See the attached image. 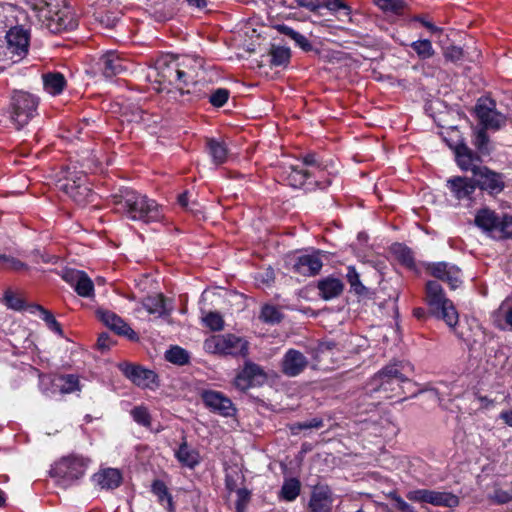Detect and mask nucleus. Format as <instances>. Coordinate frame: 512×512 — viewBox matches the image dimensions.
Returning <instances> with one entry per match:
<instances>
[{"label":"nucleus","mask_w":512,"mask_h":512,"mask_svg":"<svg viewBox=\"0 0 512 512\" xmlns=\"http://www.w3.org/2000/svg\"><path fill=\"white\" fill-rule=\"evenodd\" d=\"M111 201L116 213L132 221L152 223L164 218L163 210L155 200L130 188L119 189L111 196Z\"/></svg>","instance_id":"obj_1"},{"label":"nucleus","mask_w":512,"mask_h":512,"mask_svg":"<svg viewBox=\"0 0 512 512\" xmlns=\"http://www.w3.org/2000/svg\"><path fill=\"white\" fill-rule=\"evenodd\" d=\"M456 162L463 171H471L477 187L486 191L491 196L503 192L506 187L503 173L496 172L487 166L475 165L480 162V156L470 149L463 141L457 143L454 148Z\"/></svg>","instance_id":"obj_2"},{"label":"nucleus","mask_w":512,"mask_h":512,"mask_svg":"<svg viewBox=\"0 0 512 512\" xmlns=\"http://www.w3.org/2000/svg\"><path fill=\"white\" fill-rule=\"evenodd\" d=\"M55 0H26L27 5L37 11L42 26L54 34L69 32L77 28L78 20L69 5H60Z\"/></svg>","instance_id":"obj_3"},{"label":"nucleus","mask_w":512,"mask_h":512,"mask_svg":"<svg viewBox=\"0 0 512 512\" xmlns=\"http://www.w3.org/2000/svg\"><path fill=\"white\" fill-rule=\"evenodd\" d=\"M404 369L401 362L386 365L373 376L371 380L373 389L385 393L386 398L402 396L405 394L404 385H412Z\"/></svg>","instance_id":"obj_4"},{"label":"nucleus","mask_w":512,"mask_h":512,"mask_svg":"<svg viewBox=\"0 0 512 512\" xmlns=\"http://www.w3.org/2000/svg\"><path fill=\"white\" fill-rule=\"evenodd\" d=\"M474 224L484 233L497 240L512 239V214H499L488 207L479 209Z\"/></svg>","instance_id":"obj_5"},{"label":"nucleus","mask_w":512,"mask_h":512,"mask_svg":"<svg viewBox=\"0 0 512 512\" xmlns=\"http://www.w3.org/2000/svg\"><path fill=\"white\" fill-rule=\"evenodd\" d=\"M425 292V300L430 312L445 321L449 327L454 328L458 324L459 315L453 302L446 297L441 284L430 280L426 283Z\"/></svg>","instance_id":"obj_6"},{"label":"nucleus","mask_w":512,"mask_h":512,"mask_svg":"<svg viewBox=\"0 0 512 512\" xmlns=\"http://www.w3.org/2000/svg\"><path fill=\"white\" fill-rule=\"evenodd\" d=\"M39 98L35 95L16 91L11 97L9 105V120L11 124L20 130L26 126L38 113Z\"/></svg>","instance_id":"obj_7"},{"label":"nucleus","mask_w":512,"mask_h":512,"mask_svg":"<svg viewBox=\"0 0 512 512\" xmlns=\"http://www.w3.org/2000/svg\"><path fill=\"white\" fill-rule=\"evenodd\" d=\"M89 460L75 454L64 456L56 461L49 474L56 479L59 484L70 485L80 479L87 469Z\"/></svg>","instance_id":"obj_8"},{"label":"nucleus","mask_w":512,"mask_h":512,"mask_svg":"<svg viewBox=\"0 0 512 512\" xmlns=\"http://www.w3.org/2000/svg\"><path fill=\"white\" fill-rule=\"evenodd\" d=\"M205 350L212 354L224 356L246 357L249 353V343L234 334L215 335L204 342Z\"/></svg>","instance_id":"obj_9"},{"label":"nucleus","mask_w":512,"mask_h":512,"mask_svg":"<svg viewBox=\"0 0 512 512\" xmlns=\"http://www.w3.org/2000/svg\"><path fill=\"white\" fill-rule=\"evenodd\" d=\"M267 380L268 375L262 366L251 360H245L237 372L233 384L237 390L246 392L250 388L264 385Z\"/></svg>","instance_id":"obj_10"},{"label":"nucleus","mask_w":512,"mask_h":512,"mask_svg":"<svg viewBox=\"0 0 512 512\" xmlns=\"http://www.w3.org/2000/svg\"><path fill=\"white\" fill-rule=\"evenodd\" d=\"M60 188L79 205L93 201L94 194L87 184L86 174L82 171L69 173Z\"/></svg>","instance_id":"obj_11"},{"label":"nucleus","mask_w":512,"mask_h":512,"mask_svg":"<svg viewBox=\"0 0 512 512\" xmlns=\"http://www.w3.org/2000/svg\"><path fill=\"white\" fill-rule=\"evenodd\" d=\"M200 397L205 407L212 413L226 418L236 414L237 409L232 400L220 391L202 390Z\"/></svg>","instance_id":"obj_12"},{"label":"nucleus","mask_w":512,"mask_h":512,"mask_svg":"<svg viewBox=\"0 0 512 512\" xmlns=\"http://www.w3.org/2000/svg\"><path fill=\"white\" fill-rule=\"evenodd\" d=\"M475 113L485 129H499L505 123V117L496 111V102L492 98H479Z\"/></svg>","instance_id":"obj_13"},{"label":"nucleus","mask_w":512,"mask_h":512,"mask_svg":"<svg viewBox=\"0 0 512 512\" xmlns=\"http://www.w3.org/2000/svg\"><path fill=\"white\" fill-rule=\"evenodd\" d=\"M6 52L13 62L22 60L28 53L29 34L21 27H13L6 34Z\"/></svg>","instance_id":"obj_14"},{"label":"nucleus","mask_w":512,"mask_h":512,"mask_svg":"<svg viewBox=\"0 0 512 512\" xmlns=\"http://www.w3.org/2000/svg\"><path fill=\"white\" fill-rule=\"evenodd\" d=\"M323 267L321 252L314 251L311 254L295 256L291 260V270L293 273L304 277L316 276Z\"/></svg>","instance_id":"obj_15"},{"label":"nucleus","mask_w":512,"mask_h":512,"mask_svg":"<svg viewBox=\"0 0 512 512\" xmlns=\"http://www.w3.org/2000/svg\"><path fill=\"white\" fill-rule=\"evenodd\" d=\"M120 368L123 374L138 387L152 389L158 385V376L152 370L132 364H124Z\"/></svg>","instance_id":"obj_16"},{"label":"nucleus","mask_w":512,"mask_h":512,"mask_svg":"<svg viewBox=\"0 0 512 512\" xmlns=\"http://www.w3.org/2000/svg\"><path fill=\"white\" fill-rule=\"evenodd\" d=\"M427 271L433 277L447 283L451 289L458 288L462 283L460 269L447 262L431 263L428 265Z\"/></svg>","instance_id":"obj_17"},{"label":"nucleus","mask_w":512,"mask_h":512,"mask_svg":"<svg viewBox=\"0 0 512 512\" xmlns=\"http://www.w3.org/2000/svg\"><path fill=\"white\" fill-rule=\"evenodd\" d=\"M307 357L296 349H289L281 360V372L288 377H296L308 366Z\"/></svg>","instance_id":"obj_18"},{"label":"nucleus","mask_w":512,"mask_h":512,"mask_svg":"<svg viewBox=\"0 0 512 512\" xmlns=\"http://www.w3.org/2000/svg\"><path fill=\"white\" fill-rule=\"evenodd\" d=\"M97 316L109 329L118 335L126 336L130 340H137V333L124 320L114 312L98 310Z\"/></svg>","instance_id":"obj_19"},{"label":"nucleus","mask_w":512,"mask_h":512,"mask_svg":"<svg viewBox=\"0 0 512 512\" xmlns=\"http://www.w3.org/2000/svg\"><path fill=\"white\" fill-rule=\"evenodd\" d=\"M447 186L457 200L472 201L477 184L475 179L456 176L448 179Z\"/></svg>","instance_id":"obj_20"},{"label":"nucleus","mask_w":512,"mask_h":512,"mask_svg":"<svg viewBox=\"0 0 512 512\" xmlns=\"http://www.w3.org/2000/svg\"><path fill=\"white\" fill-rule=\"evenodd\" d=\"M98 64L106 78H112L126 69L125 60L114 50L104 53L100 57Z\"/></svg>","instance_id":"obj_21"},{"label":"nucleus","mask_w":512,"mask_h":512,"mask_svg":"<svg viewBox=\"0 0 512 512\" xmlns=\"http://www.w3.org/2000/svg\"><path fill=\"white\" fill-rule=\"evenodd\" d=\"M332 493L328 487H318L313 490L307 512H332Z\"/></svg>","instance_id":"obj_22"},{"label":"nucleus","mask_w":512,"mask_h":512,"mask_svg":"<svg viewBox=\"0 0 512 512\" xmlns=\"http://www.w3.org/2000/svg\"><path fill=\"white\" fill-rule=\"evenodd\" d=\"M123 477L116 468H104L92 476V481L101 489H116L122 483Z\"/></svg>","instance_id":"obj_23"},{"label":"nucleus","mask_w":512,"mask_h":512,"mask_svg":"<svg viewBox=\"0 0 512 512\" xmlns=\"http://www.w3.org/2000/svg\"><path fill=\"white\" fill-rule=\"evenodd\" d=\"M319 296L324 300H331L339 297L344 290V283L334 276L322 278L317 283Z\"/></svg>","instance_id":"obj_24"},{"label":"nucleus","mask_w":512,"mask_h":512,"mask_svg":"<svg viewBox=\"0 0 512 512\" xmlns=\"http://www.w3.org/2000/svg\"><path fill=\"white\" fill-rule=\"evenodd\" d=\"M312 177H314V173L312 171L299 168L298 166H290L288 170H285L282 173L283 181L293 188H301L306 184H311L308 180Z\"/></svg>","instance_id":"obj_25"},{"label":"nucleus","mask_w":512,"mask_h":512,"mask_svg":"<svg viewBox=\"0 0 512 512\" xmlns=\"http://www.w3.org/2000/svg\"><path fill=\"white\" fill-rule=\"evenodd\" d=\"M52 386L62 394L80 390L79 378L74 374L55 375L52 379Z\"/></svg>","instance_id":"obj_26"},{"label":"nucleus","mask_w":512,"mask_h":512,"mask_svg":"<svg viewBox=\"0 0 512 512\" xmlns=\"http://www.w3.org/2000/svg\"><path fill=\"white\" fill-rule=\"evenodd\" d=\"M206 150L215 165H221L227 161L228 148L223 141L208 138L206 140Z\"/></svg>","instance_id":"obj_27"},{"label":"nucleus","mask_w":512,"mask_h":512,"mask_svg":"<svg viewBox=\"0 0 512 512\" xmlns=\"http://www.w3.org/2000/svg\"><path fill=\"white\" fill-rule=\"evenodd\" d=\"M44 89L52 95L62 93L66 86V79L60 72H49L43 74Z\"/></svg>","instance_id":"obj_28"},{"label":"nucleus","mask_w":512,"mask_h":512,"mask_svg":"<svg viewBox=\"0 0 512 512\" xmlns=\"http://www.w3.org/2000/svg\"><path fill=\"white\" fill-rule=\"evenodd\" d=\"M391 253L401 265L410 270L415 269L414 255L409 247L401 243H395L391 247Z\"/></svg>","instance_id":"obj_29"},{"label":"nucleus","mask_w":512,"mask_h":512,"mask_svg":"<svg viewBox=\"0 0 512 512\" xmlns=\"http://www.w3.org/2000/svg\"><path fill=\"white\" fill-rule=\"evenodd\" d=\"M459 502V498L451 492L429 490V504L434 506L454 508L459 505Z\"/></svg>","instance_id":"obj_30"},{"label":"nucleus","mask_w":512,"mask_h":512,"mask_svg":"<svg viewBox=\"0 0 512 512\" xmlns=\"http://www.w3.org/2000/svg\"><path fill=\"white\" fill-rule=\"evenodd\" d=\"M151 492L157 497L160 504H164V502L167 503L166 508L169 512H174L175 505L173 497L169 492L167 485L162 480L156 479L152 482Z\"/></svg>","instance_id":"obj_31"},{"label":"nucleus","mask_w":512,"mask_h":512,"mask_svg":"<svg viewBox=\"0 0 512 512\" xmlns=\"http://www.w3.org/2000/svg\"><path fill=\"white\" fill-rule=\"evenodd\" d=\"M175 455L182 465L189 468H194L200 462L199 453L196 450L189 448L186 441L179 446Z\"/></svg>","instance_id":"obj_32"},{"label":"nucleus","mask_w":512,"mask_h":512,"mask_svg":"<svg viewBox=\"0 0 512 512\" xmlns=\"http://www.w3.org/2000/svg\"><path fill=\"white\" fill-rule=\"evenodd\" d=\"M179 63L176 60H171L169 62L159 61L157 63L158 74L161 77L162 82H167L171 85H175L176 83V75H178Z\"/></svg>","instance_id":"obj_33"},{"label":"nucleus","mask_w":512,"mask_h":512,"mask_svg":"<svg viewBox=\"0 0 512 512\" xmlns=\"http://www.w3.org/2000/svg\"><path fill=\"white\" fill-rule=\"evenodd\" d=\"M284 318V314L276 305L264 304L261 307L259 319L269 325L279 324Z\"/></svg>","instance_id":"obj_34"},{"label":"nucleus","mask_w":512,"mask_h":512,"mask_svg":"<svg viewBox=\"0 0 512 512\" xmlns=\"http://www.w3.org/2000/svg\"><path fill=\"white\" fill-rule=\"evenodd\" d=\"M143 307L150 314H166L165 298L163 294H154L143 299Z\"/></svg>","instance_id":"obj_35"},{"label":"nucleus","mask_w":512,"mask_h":512,"mask_svg":"<svg viewBox=\"0 0 512 512\" xmlns=\"http://www.w3.org/2000/svg\"><path fill=\"white\" fill-rule=\"evenodd\" d=\"M301 483L297 478L286 479L280 490V498L287 501H294L300 494Z\"/></svg>","instance_id":"obj_36"},{"label":"nucleus","mask_w":512,"mask_h":512,"mask_svg":"<svg viewBox=\"0 0 512 512\" xmlns=\"http://www.w3.org/2000/svg\"><path fill=\"white\" fill-rule=\"evenodd\" d=\"M278 31L283 34V35H286L288 36L289 38H291L292 40L295 41V43L305 52H309L313 49V46L311 44V42L307 39L306 36H304L303 34L295 31L294 29H292L291 27L287 26V25H279L278 26Z\"/></svg>","instance_id":"obj_37"},{"label":"nucleus","mask_w":512,"mask_h":512,"mask_svg":"<svg viewBox=\"0 0 512 512\" xmlns=\"http://www.w3.org/2000/svg\"><path fill=\"white\" fill-rule=\"evenodd\" d=\"M270 64L272 66H285L289 63L290 49L282 46H272L269 52Z\"/></svg>","instance_id":"obj_38"},{"label":"nucleus","mask_w":512,"mask_h":512,"mask_svg":"<svg viewBox=\"0 0 512 512\" xmlns=\"http://www.w3.org/2000/svg\"><path fill=\"white\" fill-rule=\"evenodd\" d=\"M346 279H347V282L350 285L351 292H353V293H355V294H357L359 296H363V295L367 294L368 290L362 284V282L360 280V275L356 271L354 266H349L347 268Z\"/></svg>","instance_id":"obj_39"},{"label":"nucleus","mask_w":512,"mask_h":512,"mask_svg":"<svg viewBox=\"0 0 512 512\" xmlns=\"http://www.w3.org/2000/svg\"><path fill=\"white\" fill-rule=\"evenodd\" d=\"M165 359L172 364L183 366L189 363L190 356L184 348L173 346L166 351Z\"/></svg>","instance_id":"obj_40"},{"label":"nucleus","mask_w":512,"mask_h":512,"mask_svg":"<svg viewBox=\"0 0 512 512\" xmlns=\"http://www.w3.org/2000/svg\"><path fill=\"white\" fill-rule=\"evenodd\" d=\"M420 60H427L434 56L435 50L428 39L417 40L410 44Z\"/></svg>","instance_id":"obj_41"},{"label":"nucleus","mask_w":512,"mask_h":512,"mask_svg":"<svg viewBox=\"0 0 512 512\" xmlns=\"http://www.w3.org/2000/svg\"><path fill=\"white\" fill-rule=\"evenodd\" d=\"M374 2L384 12L395 15L403 14L405 8L403 0H374Z\"/></svg>","instance_id":"obj_42"},{"label":"nucleus","mask_w":512,"mask_h":512,"mask_svg":"<svg viewBox=\"0 0 512 512\" xmlns=\"http://www.w3.org/2000/svg\"><path fill=\"white\" fill-rule=\"evenodd\" d=\"M74 290L80 297L84 298H91L95 294L94 283L86 273L77 281V286Z\"/></svg>","instance_id":"obj_43"},{"label":"nucleus","mask_w":512,"mask_h":512,"mask_svg":"<svg viewBox=\"0 0 512 512\" xmlns=\"http://www.w3.org/2000/svg\"><path fill=\"white\" fill-rule=\"evenodd\" d=\"M130 415L137 424L146 428L151 426L152 418L147 407L143 405L136 406L130 411Z\"/></svg>","instance_id":"obj_44"},{"label":"nucleus","mask_w":512,"mask_h":512,"mask_svg":"<svg viewBox=\"0 0 512 512\" xmlns=\"http://www.w3.org/2000/svg\"><path fill=\"white\" fill-rule=\"evenodd\" d=\"M0 268L15 272L28 270V266L24 262L7 255H0Z\"/></svg>","instance_id":"obj_45"},{"label":"nucleus","mask_w":512,"mask_h":512,"mask_svg":"<svg viewBox=\"0 0 512 512\" xmlns=\"http://www.w3.org/2000/svg\"><path fill=\"white\" fill-rule=\"evenodd\" d=\"M34 308L41 313L42 319L45 321L46 325L50 330L59 335L63 334L60 323L55 319L54 315L50 311L46 310L40 305H35Z\"/></svg>","instance_id":"obj_46"},{"label":"nucleus","mask_w":512,"mask_h":512,"mask_svg":"<svg viewBox=\"0 0 512 512\" xmlns=\"http://www.w3.org/2000/svg\"><path fill=\"white\" fill-rule=\"evenodd\" d=\"M303 165L306 166L308 170L314 173V177H316V172H322L325 168L322 161L319 159L316 153H307L302 157Z\"/></svg>","instance_id":"obj_47"},{"label":"nucleus","mask_w":512,"mask_h":512,"mask_svg":"<svg viewBox=\"0 0 512 512\" xmlns=\"http://www.w3.org/2000/svg\"><path fill=\"white\" fill-rule=\"evenodd\" d=\"M230 97V91L226 88H218L214 90L210 97L209 103L216 108H220L226 104Z\"/></svg>","instance_id":"obj_48"},{"label":"nucleus","mask_w":512,"mask_h":512,"mask_svg":"<svg viewBox=\"0 0 512 512\" xmlns=\"http://www.w3.org/2000/svg\"><path fill=\"white\" fill-rule=\"evenodd\" d=\"M237 500L235 503L236 512H245L246 507L251 499V491L247 488H239L236 490Z\"/></svg>","instance_id":"obj_49"},{"label":"nucleus","mask_w":512,"mask_h":512,"mask_svg":"<svg viewBox=\"0 0 512 512\" xmlns=\"http://www.w3.org/2000/svg\"><path fill=\"white\" fill-rule=\"evenodd\" d=\"M178 75H176V83L175 86H177L180 93L183 95L184 93H191L190 89L184 90V87L188 86L189 81L193 80V77L188 73L187 71L183 70L180 67V64L178 65L177 69Z\"/></svg>","instance_id":"obj_50"},{"label":"nucleus","mask_w":512,"mask_h":512,"mask_svg":"<svg viewBox=\"0 0 512 512\" xmlns=\"http://www.w3.org/2000/svg\"><path fill=\"white\" fill-rule=\"evenodd\" d=\"M203 320L205 325L213 331H220L223 329L224 321L219 313L209 312Z\"/></svg>","instance_id":"obj_51"},{"label":"nucleus","mask_w":512,"mask_h":512,"mask_svg":"<svg viewBox=\"0 0 512 512\" xmlns=\"http://www.w3.org/2000/svg\"><path fill=\"white\" fill-rule=\"evenodd\" d=\"M486 129H480L475 134V139L473 141L474 146L479 150L481 153H488L487 145L489 142L488 135L485 131Z\"/></svg>","instance_id":"obj_52"},{"label":"nucleus","mask_w":512,"mask_h":512,"mask_svg":"<svg viewBox=\"0 0 512 512\" xmlns=\"http://www.w3.org/2000/svg\"><path fill=\"white\" fill-rule=\"evenodd\" d=\"M4 300L6 305L14 310H21L24 307V301L13 294L10 290H7L4 294Z\"/></svg>","instance_id":"obj_53"},{"label":"nucleus","mask_w":512,"mask_h":512,"mask_svg":"<svg viewBox=\"0 0 512 512\" xmlns=\"http://www.w3.org/2000/svg\"><path fill=\"white\" fill-rule=\"evenodd\" d=\"M389 497L394 501L396 508L401 512H417L415 508L405 502L403 498L397 494V492H391Z\"/></svg>","instance_id":"obj_54"},{"label":"nucleus","mask_w":512,"mask_h":512,"mask_svg":"<svg viewBox=\"0 0 512 512\" xmlns=\"http://www.w3.org/2000/svg\"><path fill=\"white\" fill-rule=\"evenodd\" d=\"M322 7L327 8L330 11L346 10V14L350 13V7L342 0H323Z\"/></svg>","instance_id":"obj_55"},{"label":"nucleus","mask_w":512,"mask_h":512,"mask_svg":"<svg viewBox=\"0 0 512 512\" xmlns=\"http://www.w3.org/2000/svg\"><path fill=\"white\" fill-rule=\"evenodd\" d=\"M444 57L447 61L456 63L463 57V50L457 46H450L444 52Z\"/></svg>","instance_id":"obj_56"},{"label":"nucleus","mask_w":512,"mask_h":512,"mask_svg":"<svg viewBox=\"0 0 512 512\" xmlns=\"http://www.w3.org/2000/svg\"><path fill=\"white\" fill-rule=\"evenodd\" d=\"M84 273H85L84 271H80V270H74V269L67 270L63 274V279L69 285H71L73 288H75L77 286V281L80 280V278L84 275Z\"/></svg>","instance_id":"obj_57"},{"label":"nucleus","mask_w":512,"mask_h":512,"mask_svg":"<svg viewBox=\"0 0 512 512\" xmlns=\"http://www.w3.org/2000/svg\"><path fill=\"white\" fill-rule=\"evenodd\" d=\"M429 490L428 489H419L410 491L407 494V498L411 501L415 502H425L428 503Z\"/></svg>","instance_id":"obj_58"},{"label":"nucleus","mask_w":512,"mask_h":512,"mask_svg":"<svg viewBox=\"0 0 512 512\" xmlns=\"http://www.w3.org/2000/svg\"><path fill=\"white\" fill-rule=\"evenodd\" d=\"M493 500L497 504H506L512 501V494L505 490L497 489L494 492Z\"/></svg>","instance_id":"obj_59"},{"label":"nucleus","mask_w":512,"mask_h":512,"mask_svg":"<svg viewBox=\"0 0 512 512\" xmlns=\"http://www.w3.org/2000/svg\"><path fill=\"white\" fill-rule=\"evenodd\" d=\"M298 6L308 9L309 11L316 12L322 7L320 0H296Z\"/></svg>","instance_id":"obj_60"},{"label":"nucleus","mask_w":512,"mask_h":512,"mask_svg":"<svg viewBox=\"0 0 512 512\" xmlns=\"http://www.w3.org/2000/svg\"><path fill=\"white\" fill-rule=\"evenodd\" d=\"M298 427L300 429H311V428L319 429V428L323 427V420L319 419V418H313L309 421L299 423Z\"/></svg>","instance_id":"obj_61"},{"label":"nucleus","mask_w":512,"mask_h":512,"mask_svg":"<svg viewBox=\"0 0 512 512\" xmlns=\"http://www.w3.org/2000/svg\"><path fill=\"white\" fill-rule=\"evenodd\" d=\"M500 309L503 311L505 322L512 327V304L503 302Z\"/></svg>","instance_id":"obj_62"},{"label":"nucleus","mask_w":512,"mask_h":512,"mask_svg":"<svg viewBox=\"0 0 512 512\" xmlns=\"http://www.w3.org/2000/svg\"><path fill=\"white\" fill-rule=\"evenodd\" d=\"M225 485H226L227 490H229L230 492H232V491L236 492V490L238 489L237 488V480L234 479L233 475H230V474L226 475Z\"/></svg>","instance_id":"obj_63"},{"label":"nucleus","mask_w":512,"mask_h":512,"mask_svg":"<svg viewBox=\"0 0 512 512\" xmlns=\"http://www.w3.org/2000/svg\"><path fill=\"white\" fill-rule=\"evenodd\" d=\"M499 418L503 420V422L512 427V409L511 410H504L499 414Z\"/></svg>","instance_id":"obj_64"}]
</instances>
